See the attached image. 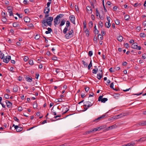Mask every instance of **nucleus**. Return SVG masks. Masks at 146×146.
<instances>
[{"label":"nucleus","instance_id":"nucleus-1","mask_svg":"<svg viewBox=\"0 0 146 146\" xmlns=\"http://www.w3.org/2000/svg\"><path fill=\"white\" fill-rule=\"evenodd\" d=\"M53 20V17H48L46 19L43 20L41 22L42 27L44 29L45 28V27H47V25L51 27Z\"/></svg>","mask_w":146,"mask_h":146},{"label":"nucleus","instance_id":"nucleus-2","mask_svg":"<svg viewBox=\"0 0 146 146\" xmlns=\"http://www.w3.org/2000/svg\"><path fill=\"white\" fill-rule=\"evenodd\" d=\"M69 32L65 33V37L66 39H69L72 37L74 35V31L73 29H71L70 31L68 29Z\"/></svg>","mask_w":146,"mask_h":146},{"label":"nucleus","instance_id":"nucleus-3","mask_svg":"<svg viewBox=\"0 0 146 146\" xmlns=\"http://www.w3.org/2000/svg\"><path fill=\"white\" fill-rule=\"evenodd\" d=\"M70 23L69 21H66V26L63 30V33L64 34L66 33V32L68 30V28L70 26Z\"/></svg>","mask_w":146,"mask_h":146},{"label":"nucleus","instance_id":"nucleus-4","mask_svg":"<svg viewBox=\"0 0 146 146\" xmlns=\"http://www.w3.org/2000/svg\"><path fill=\"white\" fill-rule=\"evenodd\" d=\"M131 48L138 50H140L141 49V46H138L136 42L133 43L131 46Z\"/></svg>","mask_w":146,"mask_h":146},{"label":"nucleus","instance_id":"nucleus-5","mask_svg":"<svg viewBox=\"0 0 146 146\" xmlns=\"http://www.w3.org/2000/svg\"><path fill=\"white\" fill-rule=\"evenodd\" d=\"M100 127H98L96 128H94L86 132V134H88L91 133H94L96 131L98 130H99L98 129H100Z\"/></svg>","mask_w":146,"mask_h":146},{"label":"nucleus","instance_id":"nucleus-6","mask_svg":"<svg viewBox=\"0 0 146 146\" xmlns=\"http://www.w3.org/2000/svg\"><path fill=\"white\" fill-rule=\"evenodd\" d=\"M69 19L71 22L74 24H75V17L74 15H71L69 17Z\"/></svg>","mask_w":146,"mask_h":146},{"label":"nucleus","instance_id":"nucleus-7","mask_svg":"<svg viewBox=\"0 0 146 146\" xmlns=\"http://www.w3.org/2000/svg\"><path fill=\"white\" fill-rule=\"evenodd\" d=\"M146 125V121H142L139 123L138 124H136V125L138 127H139V125Z\"/></svg>","mask_w":146,"mask_h":146},{"label":"nucleus","instance_id":"nucleus-8","mask_svg":"<svg viewBox=\"0 0 146 146\" xmlns=\"http://www.w3.org/2000/svg\"><path fill=\"white\" fill-rule=\"evenodd\" d=\"M58 19H59L57 17L54 19V22L55 26H56V25L60 23V21H58Z\"/></svg>","mask_w":146,"mask_h":146},{"label":"nucleus","instance_id":"nucleus-9","mask_svg":"<svg viewBox=\"0 0 146 146\" xmlns=\"http://www.w3.org/2000/svg\"><path fill=\"white\" fill-rule=\"evenodd\" d=\"M15 129H16L17 132H19L23 130V128L22 127H19L18 125H16L15 127Z\"/></svg>","mask_w":146,"mask_h":146},{"label":"nucleus","instance_id":"nucleus-10","mask_svg":"<svg viewBox=\"0 0 146 146\" xmlns=\"http://www.w3.org/2000/svg\"><path fill=\"white\" fill-rule=\"evenodd\" d=\"M5 102L7 107L9 108H10L12 105V103L8 100H6Z\"/></svg>","mask_w":146,"mask_h":146},{"label":"nucleus","instance_id":"nucleus-11","mask_svg":"<svg viewBox=\"0 0 146 146\" xmlns=\"http://www.w3.org/2000/svg\"><path fill=\"white\" fill-rule=\"evenodd\" d=\"M86 104L84 105V106L85 107H86L87 106L88 108H89L92 106V104H91V103L90 102L88 101L85 102Z\"/></svg>","mask_w":146,"mask_h":146},{"label":"nucleus","instance_id":"nucleus-12","mask_svg":"<svg viewBox=\"0 0 146 146\" xmlns=\"http://www.w3.org/2000/svg\"><path fill=\"white\" fill-rule=\"evenodd\" d=\"M86 10L89 14H91L92 13V9L90 7L87 6L86 7Z\"/></svg>","mask_w":146,"mask_h":146},{"label":"nucleus","instance_id":"nucleus-13","mask_svg":"<svg viewBox=\"0 0 146 146\" xmlns=\"http://www.w3.org/2000/svg\"><path fill=\"white\" fill-rule=\"evenodd\" d=\"M10 7H9L8 8V12L9 13V15L10 16H13V13L12 12V9H11L9 8Z\"/></svg>","mask_w":146,"mask_h":146},{"label":"nucleus","instance_id":"nucleus-14","mask_svg":"<svg viewBox=\"0 0 146 146\" xmlns=\"http://www.w3.org/2000/svg\"><path fill=\"white\" fill-rule=\"evenodd\" d=\"M116 126H117L116 125H114L112 126H110L109 127H108L107 128H106V130H111V129H112L115 128Z\"/></svg>","mask_w":146,"mask_h":146},{"label":"nucleus","instance_id":"nucleus-15","mask_svg":"<svg viewBox=\"0 0 146 146\" xmlns=\"http://www.w3.org/2000/svg\"><path fill=\"white\" fill-rule=\"evenodd\" d=\"M96 16L98 18H99L100 19V12H99L98 10V8L96 9Z\"/></svg>","mask_w":146,"mask_h":146},{"label":"nucleus","instance_id":"nucleus-16","mask_svg":"<svg viewBox=\"0 0 146 146\" xmlns=\"http://www.w3.org/2000/svg\"><path fill=\"white\" fill-rule=\"evenodd\" d=\"M24 19L25 22L26 23L29 22L30 21V19L28 17H25Z\"/></svg>","mask_w":146,"mask_h":146},{"label":"nucleus","instance_id":"nucleus-17","mask_svg":"<svg viewBox=\"0 0 146 146\" xmlns=\"http://www.w3.org/2000/svg\"><path fill=\"white\" fill-rule=\"evenodd\" d=\"M25 78L27 81L28 82H31L32 80V78L31 77H29L27 76Z\"/></svg>","mask_w":146,"mask_h":146},{"label":"nucleus","instance_id":"nucleus-18","mask_svg":"<svg viewBox=\"0 0 146 146\" xmlns=\"http://www.w3.org/2000/svg\"><path fill=\"white\" fill-rule=\"evenodd\" d=\"M103 96H101V102L103 103H105L108 100L107 98H103Z\"/></svg>","mask_w":146,"mask_h":146},{"label":"nucleus","instance_id":"nucleus-19","mask_svg":"<svg viewBox=\"0 0 146 146\" xmlns=\"http://www.w3.org/2000/svg\"><path fill=\"white\" fill-rule=\"evenodd\" d=\"M145 140H146V137H144L141 138L139 140H137L136 141L138 142H139L144 141Z\"/></svg>","mask_w":146,"mask_h":146},{"label":"nucleus","instance_id":"nucleus-20","mask_svg":"<svg viewBox=\"0 0 146 146\" xmlns=\"http://www.w3.org/2000/svg\"><path fill=\"white\" fill-rule=\"evenodd\" d=\"M66 21L65 19H62L61 20V22H60V25H59L61 27V26H63V25H64V24H65V23Z\"/></svg>","mask_w":146,"mask_h":146},{"label":"nucleus","instance_id":"nucleus-21","mask_svg":"<svg viewBox=\"0 0 146 146\" xmlns=\"http://www.w3.org/2000/svg\"><path fill=\"white\" fill-rule=\"evenodd\" d=\"M134 143H129L123 145L122 146H134Z\"/></svg>","mask_w":146,"mask_h":146},{"label":"nucleus","instance_id":"nucleus-22","mask_svg":"<svg viewBox=\"0 0 146 146\" xmlns=\"http://www.w3.org/2000/svg\"><path fill=\"white\" fill-rule=\"evenodd\" d=\"M18 86L17 85L15 86L13 88V91L14 92H16L18 90Z\"/></svg>","mask_w":146,"mask_h":146},{"label":"nucleus","instance_id":"nucleus-23","mask_svg":"<svg viewBox=\"0 0 146 146\" xmlns=\"http://www.w3.org/2000/svg\"><path fill=\"white\" fill-rule=\"evenodd\" d=\"M111 25V24L109 22H106L105 24V26L107 28H109Z\"/></svg>","mask_w":146,"mask_h":146},{"label":"nucleus","instance_id":"nucleus-24","mask_svg":"<svg viewBox=\"0 0 146 146\" xmlns=\"http://www.w3.org/2000/svg\"><path fill=\"white\" fill-rule=\"evenodd\" d=\"M13 26L15 27H18L19 26V25L18 23L15 22L13 23Z\"/></svg>","mask_w":146,"mask_h":146},{"label":"nucleus","instance_id":"nucleus-25","mask_svg":"<svg viewBox=\"0 0 146 146\" xmlns=\"http://www.w3.org/2000/svg\"><path fill=\"white\" fill-rule=\"evenodd\" d=\"M99 35H100V34H98V38L96 35H95V36H94V41H96L97 39H98V40H99Z\"/></svg>","mask_w":146,"mask_h":146},{"label":"nucleus","instance_id":"nucleus-26","mask_svg":"<svg viewBox=\"0 0 146 146\" xmlns=\"http://www.w3.org/2000/svg\"><path fill=\"white\" fill-rule=\"evenodd\" d=\"M123 39V37L122 36L120 35L118 37H117V40H118L120 42Z\"/></svg>","mask_w":146,"mask_h":146},{"label":"nucleus","instance_id":"nucleus-27","mask_svg":"<svg viewBox=\"0 0 146 146\" xmlns=\"http://www.w3.org/2000/svg\"><path fill=\"white\" fill-rule=\"evenodd\" d=\"M44 13L45 14V18H48L49 16V15L48 14L49 13H46L45 9H44Z\"/></svg>","mask_w":146,"mask_h":146},{"label":"nucleus","instance_id":"nucleus-28","mask_svg":"<svg viewBox=\"0 0 146 146\" xmlns=\"http://www.w3.org/2000/svg\"><path fill=\"white\" fill-rule=\"evenodd\" d=\"M102 33V36H101V40H102L103 38V36H104L106 34V32L105 31H102L101 32Z\"/></svg>","mask_w":146,"mask_h":146},{"label":"nucleus","instance_id":"nucleus-29","mask_svg":"<svg viewBox=\"0 0 146 146\" xmlns=\"http://www.w3.org/2000/svg\"><path fill=\"white\" fill-rule=\"evenodd\" d=\"M113 85H114V84H113V82H112L110 85V87L111 88H112V89H113V90H115L116 91H117V90H116V89H114L113 87Z\"/></svg>","mask_w":146,"mask_h":146},{"label":"nucleus","instance_id":"nucleus-30","mask_svg":"<svg viewBox=\"0 0 146 146\" xmlns=\"http://www.w3.org/2000/svg\"><path fill=\"white\" fill-rule=\"evenodd\" d=\"M129 16L127 15H125L124 16V19L125 20L128 21L129 20Z\"/></svg>","mask_w":146,"mask_h":146},{"label":"nucleus","instance_id":"nucleus-31","mask_svg":"<svg viewBox=\"0 0 146 146\" xmlns=\"http://www.w3.org/2000/svg\"><path fill=\"white\" fill-rule=\"evenodd\" d=\"M113 96L114 98L117 99V97L119 96V94H114L113 95Z\"/></svg>","mask_w":146,"mask_h":146},{"label":"nucleus","instance_id":"nucleus-32","mask_svg":"<svg viewBox=\"0 0 146 146\" xmlns=\"http://www.w3.org/2000/svg\"><path fill=\"white\" fill-rule=\"evenodd\" d=\"M120 116V114H119L118 115L114 116L113 117V119H118L119 118V117Z\"/></svg>","mask_w":146,"mask_h":146},{"label":"nucleus","instance_id":"nucleus-33","mask_svg":"<svg viewBox=\"0 0 146 146\" xmlns=\"http://www.w3.org/2000/svg\"><path fill=\"white\" fill-rule=\"evenodd\" d=\"M140 36L141 37H144L146 36V35L144 33H141L140 34Z\"/></svg>","mask_w":146,"mask_h":146},{"label":"nucleus","instance_id":"nucleus-34","mask_svg":"<svg viewBox=\"0 0 146 146\" xmlns=\"http://www.w3.org/2000/svg\"><path fill=\"white\" fill-rule=\"evenodd\" d=\"M37 107V105L36 102H34L33 104V107L34 108H36Z\"/></svg>","mask_w":146,"mask_h":146},{"label":"nucleus","instance_id":"nucleus-35","mask_svg":"<svg viewBox=\"0 0 146 146\" xmlns=\"http://www.w3.org/2000/svg\"><path fill=\"white\" fill-rule=\"evenodd\" d=\"M89 28H91L93 25V23L92 21H90L88 23Z\"/></svg>","mask_w":146,"mask_h":146},{"label":"nucleus","instance_id":"nucleus-36","mask_svg":"<svg viewBox=\"0 0 146 146\" xmlns=\"http://www.w3.org/2000/svg\"><path fill=\"white\" fill-rule=\"evenodd\" d=\"M100 120V116L99 117L95 119L93 121L96 122L99 121Z\"/></svg>","mask_w":146,"mask_h":146},{"label":"nucleus","instance_id":"nucleus-37","mask_svg":"<svg viewBox=\"0 0 146 146\" xmlns=\"http://www.w3.org/2000/svg\"><path fill=\"white\" fill-rule=\"evenodd\" d=\"M64 16V15L62 14H60L59 15H58L57 16V17L58 18V19H59L60 18Z\"/></svg>","mask_w":146,"mask_h":146},{"label":"nucleus","instance_id":"nucleus-38","mask_svg":"<svg viewBox=\"0 0 146 146\" xmlns=\"http://www.w3.org/2000/svg\"><path fill=\"white\" fill-rule=\"evenodd\" d=\"M8 60L6 57V58H4L3 59V61L6 63H7L9 62Z\"/></svg>","mask_w":146,"mask_h":146},{"label":"nucleus","instance_id":"nucleus-39","mask_svg":"<svg viewBox=\"0 0 146 146\" xmlns=\"http://www.w3.org/2000/svg\"><path fill=\"white\" fill-rule=\"evenodd\" d=\"M82 64H83L84 66H85L86 67L87 66H88V64L87 63H86V62H85L84 60H82Z\"/></svg>","mask_w":146,"mask_h":146},{"label":"nucleus","instance_id":"nucleus-40","mask_svg":"<svg viewBox=\"0 0 146 146\" xmlns=\"http://www.w3.org/2000/svg\"><path fill=\"white\" fill-rule=\"evenodd\" d=\"M92 66V60H91V61L90 62V63L88 66V69L89 70L90 69L91 67Z\"/></svg>","mask_w":146,"mask_h":146},{"label":"nucleus","instance_id":"nucleus-41","mask_svg":"<svg viewBox=\"0 0 146 146\" xmlns=\"http://www.w3.org/2000/svg\"><path fill=\"white\" fill-rule=\"evenodd\" d=\"M0 54H1V56H0L1 58L2 59H3L4 56V54L2 53L1 52V53H0Z\"/></svg>","mask_w":146,"mask_h":146},{"label":"nucleus","instance_id":"nucleus-42","mask_svg":"<svg viewBox=\"0 0 146 146\" xmlns=\"http://www.w3.org/2000/svg\"><path fill=\"white\" fill-rule=\"evenodd\" d=\"M115 23L116 25H119L120 23V21L118 19H116L115 21Z\"/></svg>","mask_w":146,"mask_h":146},{"label":"nucleus","instance_id":"nucleus-43","mask_svg":"<svg viewBox=\"0 0 146 146\" xmlns=\"http://www.w3.org/2000/svg\"><path fill=\"white\" fill-rule=\"evenodd\" d=\"M40 37V36L39 35H36L35 37V38L36 40L38 39Z\"/></svg>","mask_w":146,"mask_h":146},{"label":"nucleus","instance_id":"nucleus-44","mask_svg":"<svg viewBox=\"0 0 146 146\" xmlns=\"http://www.w3.org/2000/svg\"><path fill=\"white\" fill-rule=\"evenodd\" d=\"M132 54L134 55H136L137 54V53L134 50H132L131 51Z\"/></svg>","mask_w":146,"mask_h":146},{"label":"nucleus","instance_id":"nucleus-45","mask_svg":"<svg viewBox=\"0 0 146 146\" xmlns=\"http://www.w3.org/2000/svg\"><path fill=\"white\" fill-rule=\"evenodd\" d=\"M29 63L30 65H33L34 64L33 60H29Z\"/></svg>","mask_w":146,"mask_h":146},{"label":"nucleus","instance_id":"nucleus-46","mask_svg":"<svg viewBox=\"0 0 146 146\" xmlns=\"http://www.w3.org/2000/svg\"><path fill=\"white\" fill-rule=\"evenodd\" d=\"M140 5H141V4H138V3H135L134 5V6L135 7H138V6L140 7Z\"/></svg>","mask_w":146,"mask_h":146},{"label":"nucleus","instance_id":"nucleus-47","mask_svg":"<svg viewBox=\"0 0 146 146\" xmlns=\"http://www.w3.org/2000/svg\"><path fill=\"white\" fill-rule=\"evenodd\" d=\"M13 119H14V120L16 121H17L18 122H19V120L17 118V117H14V118H13Z\"/></svg>","mask_w":146,"mask_h":146},{"label":"nucleus","instance_id":"nucleus-48","mask_svg":"<svg viewBox=\"0 0 146 146\" xmlns=\"http://www.w3.org/2000/svg\"><path fill=\"white\" fill-rule=\"evenodd\" d=\"M106 126H101V130L104 129V131H106Z\"/></svg>","mask_w":146,"mask_h":146},{"label":"nucleus","instance_id":"nucleus-49","mask_svg":"<svg viewBox=\"0 0 146 146\" xmlns=\"http://www.w3.org/2000/svg\"><path fill=\"white\" fill-rule=\"evenodd\" d=\"M93 54L92 51H90L88 52V55L90 56H91Z\"/></svg>","mask_w":146,"mask_h":146},{"label":"nucleus","instance_id":"nucleus-50","mask_svg":"<svg viewBox=\"0 0 146 146\" xmlns=\"http://www.w3.org/2000/svg\"><path fill=\"white\" fill-rule=\"evenodd\" d=\"M46 8L47 10L46 11V13H49L50 11V8L49 7H46Z\"/></svg>","mask_w":146,"mask_h":146},{"label":"nucleus","instance_id":"nucleus-51","mask_svg":"<svg viewBox=\"0 0 146 146\" xmlns=\"http://www.w3.org/2000/svg\"><path fill=\"white\" fill-rule=\"evenodd\" d=\"M2 20L3 22H5L7 21V19L5 18V17H3L2 18Z\"/></svg>","mask_w":146,"mask_h":146},{"label":"nucleus","instance_id":"nucleus-52","mask_svg":"<svg viewBox=\"0 0 146 146\" xmlns=\"http://www.w3.org/2000/svg\"><path fill=\"white\" fill-rule=\"evenodd\" d=\"M4 97L6 99H9V96L7 94H5L4 95Z\"/></svg>","mask_w":146,"mask_h":146},{"label":"nucleus","instance_id":"nucleus-53","mask_svg":"<svg viewBox=\"0 0 146 146\" xmlns=\"http://www.w3.org/2000/svg\"><path fill=\"white\" fill-rule=\"evenodd\" d=\"M98 71V69L96 70L95 69H93L92 70V73L94 74H96L97 73V71Z\"/></svg>","mask_w":146,"mask_h":146},{"label":"nucleus","instance_id":"nucleus-54","mask_svg":"<svg viewBox=\"0 0 146 146\" xmlns=\"http://www.w3.org/2000/svg\"><path fill=\"white\" fill-rule=\"evenodd\" d=\"M6 57L7 58V60L9 62L11 59V56H6Z\"/></svg>","mask_w":146,"mask_h":146},{"label":"nucleus","instance_id":"nucleus-55","mask_svg":"<svg viewBox=\"0 0 146 146\" xmlns=\"http://www.w3.org/2000/svg\"><path fill=\"white\" fill-rule=\"evenodd\" d=\"M24 12L26 14H28L29 12L28 9H26L24 10Z\"/></svg>","mask_w":146,"mask_h":146},{"label":"nucleus","instance_id":"nucleus-56","mask_svg":"<svg viewBox=\"0 0 146 146\" xmlns=\"http://www.w3.org/2000/svg\"><path fill=\"white\" fill-rule=\"evenodd\" d=\"M83 24H84V29H85V28H86V21H84Z\"/></svg>","mask_w":146,"mask_h":146},{"label":"nucleus","instance_id":"nucleus-57","mask_svg":"<svg viewBox=\"0 0 146 146\" xmlns=\"http://www.w3.org/2000/svg\"><path fill=\"white\" fill-rule=\"evenodd\" d=\"M127 64V63L126 62H123L122 63V65L123 66H126Z\"/></svg>","mask_w":146,"mask_h":146},{"label":"nucleus","instance_id":"nucleus-58","mask_svg":"<svg viewBox=\"0 0 146 146\" xmlns=\"http://www.w3.org/2000/svg\"><path fill=\"white\" fill-rule=\"evenodd\" d=\"M28 59H29V58L28 57L25 56L24 58V60L26 62L27 61Z\"/></svg>","mask_w":146,"mask_h":146},{"label":"nucleus","instance_id":"nucleus-59","mask_svg":"<svg viewBox=\"0 0 146 146\" xmlns=\"http://www.w3.org/2000/svg\"><path fill=\"white\" fill-rule=\"evenodd\" d=\"M145 58H146V54H143L142 58L143 59H145Z\"/></svg>","mask_w":146,"mask_h":146},{"label":"nucleus","instance_id":"nucleus-60","mask_svg":"<svg viewBox=\"0 0 146 146\" xmlns=\"http://www.w3.org/2000/svg\"><path fill=\"white\" fill-rule=\"evenodd\" d=\"M47 30H48V31H49V32H50V33L52 32V29L50 28H49V27H48L47 28Z\"/></svg>","mask_w":146,"mask_h":146},{"label":"nucleus","instance_id":"nucleus-61","mask_svg":"<svg viewBox=\"0 0 146 146\" xmlns=\"http://www.w3.org/2000/svg\"><path fill=\"white\" fill-rule=\"evenodd\" d=\"M28 26L30 27H32L33 26V24L32 23H30L28 25Z\"/></svg>","mask_w":146,"mask_h":146},{"label":"nucleus","instance_id":"nucleus-62","mask_svg":"<svg viewBox=\"0 0 146 146\" xmlns=\"http://www.w3.org/2000/svg\"><path fill=\"white\" fill-rule=\"evenodd\" d=\"M97 78L98 79H100V73L97 74Z\"/></svg>","mask_w":146,"mask_h":146},{"label":"nucleus","instance_id":"nucleus-63","mask_svg":"<svg viewBox=\"0 0 146 146\" xmlns=\"http://www.w3.org/2000/svg\"><path fill=\"white\" fill-rule=\"evenodd\" d=\"M110 72H114L115 71L114 70H113L112 68H111L110 69Z\"/></svg>","mask_w":146,"mask_h":146},{"label":"nucleus","instance_id":"nucleus-64","mask_svg":"<svg viewBox=\"0 0 146 146\" xmlns=\"http://www.w3.org/2000/svg\"><path fill=\"white\" fill-rule=\"evenodd\" d=\"M51 2L50 1H49L46 4V5L47 6V7H49L50 4Z\"/></svg>","mask_w":146,"mask_h":146}]
</instances>
